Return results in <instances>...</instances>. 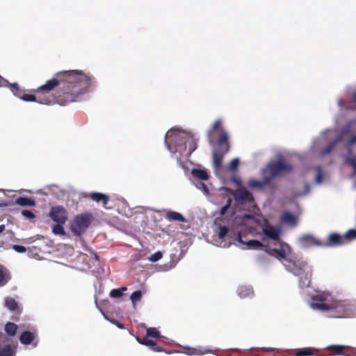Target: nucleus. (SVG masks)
Wrapping results in <instances>:
<instances>
[{"label":"nucleus","instance_id":"b1692460","mask_svg":"<svg viewBox=\"0 0 356 356\" xmlns=\"http://www.w3.org/2000/svg\"><path fill=\"white\" fill-rule=\"evenodd\" d=\"M94 220V216L91 213L85 212L77 215L73 222H92Z\"/></svg>","mask_w":356,"mask_h":356},{"label":"nucleus","instance_id":"3c124183","mask_svg":"<svg viewBox=\"0 0 356 356\" xmlns=\"http://www.w3.org/2000/svg\"><path fill=\"white\" fill-rule=\"evenodd\" d=\"M13 249L19 253H24L26 251V248L21 245H14Z\"/></svg>","mask_w":356,"mask_h":356},{"label":"nucleus","instance_id":"9b49d317","mask_svg":"<svg viewBox=\"0 0 356 356\" xmlns=\"http://www.w3.org/2000/svg\"><path fill=\"white\" fill-rule=\"evenodd\" d=\"M49 216L54 222H65L68 218L67 209L61 205L51 207Z\"/></svg>","mask_w":356,"mask_h":356},{"label":"nucleus","instance_id":"13d9d810","mask_svg":"<svg viewBox=\"0 0 356 356\" xmlns=\"http://www.w3.org/2000/svg\"><path fill=\"white\" fill-rule=\"evenodd\" d=\"M202 188H204V190H206L207 191H209L207 186L204 184H202Z\"/></svg>","mask_w":356,"mask_h":356},{"label":"nucleus","instance_id":"f03ea898","mask_svg":"<svg viewBox=\"0 0 356 356\" xmlns=\"http://www.w3.org/2000/svg\"><path fill=\"white\" fill-rule=\"evenodd\" d=\"M191 135L177 129H171L165 134V143L172 153L179 152L183 155L187 151V143Z\"/></svg>","mask_w":356,"mask_h":356},{"label":"nucleus","instance_id":"5701e85b","mask_svg":"<svg viewBox=\"0 0 356 356\" xmlns=\"http://www.w3.org/2000/svg\"><path fill=\"white\" fill-rule=\"evenodd\" d=\"M3 345L0 346V356H15V349L11 346L10 343H6L3 340Z\"/></svg>","mask_w":356,"mask_h":356},{"label":"nucleus","instance_id":"473e14b6","mask_svg":"<svg viewBox=\"0 0 356 356\" xmlns=\"http://www.w3.org/2000/svg\"><path fill=\"white\" fill-rule=\"evenodd\" d=\"M127 290V288L126 286L112 289L110 292V296L113 298H121Z\"/></svg>","mask_w":356,"mask_h":356},{"label":"nucleus","instance_id":"a18cd8bd","mask_svg":"<svg viewBox=\"0 0 356 356\" xmlns=\"http://www.w3.org/2000/svg\"><path fill=\"white\" fill-rule=\"evenodd\" d=\"M239 164V159L236 158L232 159L229 164V170L231 171H235Z\"/></svg>","mask_w":356,"mask_h":356},{"label":"nucleus","instance_id":"7ed1b4c3","mask_svg":"<svg viewBox=\"0 0 356 356\" xmlns=\"http://www.w3.org/2000/svg\"><path fill=\"white\" fill-rule=\"evenodd\" d=\"M286 269L300 277L301 287L309 286L311 282L312 268L305 261H296L286 259L284 263Z\"/></svg>","mask_w":356,"mask_h":356},{"label":"nucleus","instance_id":"37998d69","mask_svg":"<svg viewBox=\"0 0 356 356\" xmlns=\"http://www.w3.org/2000/svg\"><path fill=\"white\" fill-rule=\"evenodd\" d=\"M162 256H163V254L161 251H157L156 252L151 254L148 259L149 261H152V262H156L157 261H159V259H161L162 258Z\"/></svg>","mask_w":356,"mask_h":356},{"label":"nucleus","instance_id":"39448f33","mask_svg":"<svg viewBox=\"0 0 356 356\" xmlns=\"http://www.w3.org/2000/svg\"><path fill=\"white\" fill-rule=\"evenodd\" d=\"M210 229L205 235L206 239L215 245L225 247V242L229 236V228L221 224H211Z\"/></svg>","mask_w":356,"mask_h":356},{"label":"nucleus","instance_id":"423d86ee","mask_svg":"<svg viewBox=\"0 0 356 356\" xmlns=\"http://www.w3.org/2000/svg\"><path fill=\"white\" fill-rule=\"evenodd\" d=\"M218 149L212 154L213 165L215 169L222 167L224 156L229 151L230 145L227 132H222L217 140Z\"/></svg>","mask_w":356,"mask_h":356},{"label":"nucleus","instance_id":"e2e57ef3","mask_svg":"<svg viewBox=\"0 0 356 356\" xmlns=\"http://www.w3.org/2000/svg\"><path fill=\"white\" fill-rule=\"evenodd\" d=\"M264 222L267 223V222H268V220H265L264 221Z\"/></svg>","mask_w":356,"mask_h":356},{"label":"nucleus","instance_id":"49530a36","mask_svg":"<svg viewBox=\"0 0 356 356\" xmlns=\"http://www.w3.org/2000/svg\"><path fill=\"white\" fill-rule=\"evenodd\" d=\"M335 145H336V142L330 143L329 145H327L325 147V148H324L322 150V154L325 155V154H330L332 152V150L334 149V147H335Z\"/></svg>","mask_w":356,"mask_h":356},{"label":"nucleus","instance_id":"58836bf2","mask_svg":"<svg viewBox=\"0 0 356 356\" xmlns=\"http://www.w3.org/2000/svg\"><path fill=\"white\" fill-rule=\"evenodd\" d=\"M147 337L155 339H160L161 335L156 327H148L146 330Z\"/></svg>","mask_w":356,"mask_h":356},{"label":"nucleus","instance_id":"a878e982","mask_svg":"<svg viewBox=\"0 0 356 356\" xmlns=\"http://www.w3.org/2000/svg\"><path fill=\"white\" fill-rule=\"evenodd\" d=\"M15 202L22 207H33L35 205V200L27 197H19L16 199Z\"/></svg>","mask_w":356,"mask_h":356},{"label":"nucleus","instance_id":"9d476101","mask_svg":"<svg viewBox=\"0 0 356 356\" xmlns=\"http://www.w3.org/2000/svg\"><path fill=\"white\" fill-rule=\"evenodd\" d=\"M314 301L311 304V307L314 309L321 311H328L331 305L332 299L328 293H318L312 297Z\"/></svg>","mask_w":356,"mask_h":356},{"label":"nucleus","instance_id":"6e6d98bb","mask_svg":"<svg viewBox=\"0 0 356 356\" xmlns=\"http://www.w3.org/2000/svg\"><path fill=\"white\" fill-rule=\"evenodd\" d=\"M4 230H5V225H0V234L3 233Z\"/></svg>","mask_w":356,"mask_h":356},{"label":"nucleus","instance_id":"052dcab7","mask_svg":"<svg viewBox=\"0 0 356 356\" xmlns=\"http://www.w3.org/2000/svg\"><path fill=\"white\" fill-rule=\"evenodd\" d=\"M306 188H307V193L309 191V186L308 184H307L306 186Z\"/></svg>","mask_w":356,"mask_h":356},{"label":"nucleus","instance_id":"2eb2a0df","mask_svg":"<svg viewBox=\"0 0 356 356\" xmlns=\"http://www.w3.org/2000/svg\"><path fill=\"white\" fill-rule=\"evenodd\" d=\"M300 245L304 248L310 246L322 247V241L310 234H303L299 238Z\"/></svg>","mask_w":356,"mask_h":356},{"label":"nucleus","instance_id":"ea45409f","mask_svg":"<svg viewBox=\"0 0 356 356\" xmlns=\"http://www.w3.org/2000/svg\"><path fill=\"white\" fill-rule=\"evenodd\" d=\"M142 298V292L140 290L135 291L130 296V299L132 303L134 305L138 301H140Z\"/></svg>","mask_w":356,"mask_h":356},{"label":"nucleus","instance_id":"0eeeda50","mask_svg":"<svg viewBox=\"0 0 356 356\" xmlns=\"http://www.w3.org/2000/svg\"><path fill=\"white\" fill-rule=\"evenodd\" d=\"M291 170V165L284 159L269 163L264 170V172L268 174V175L266 176V182H271L274 179L289 173Z\"/></svg>","mask_w":356,"mask_h":356},{"label":"nucleus","instance_id":"6e6552de","mask_svg":"<svg viewBox=\"0 0 356 356\" xmlns=\"http://www.w3.org/2000/svg\"><path fill=\"white\" fill-rule=\"evenodd\" d=\"M147 221L158 222L163 220V218L169 221L184 222V217L179 213L168 209L161 211L148 210L145 212Z\"/></svg>","mask_w":356,"mask_h":356},{"label":"nucleus","instance_id":"cd10ccee","mask_svg":"<svg viewBox=\"0 0 356 356\" xmlns=\"http://www.w3.org/2000/svg\"><path fill=\"white\" fill-rule=\"evenodd\" d=\"M5 305L12 312H16L19 309L18 302L12 297H6L5 298Z\"/></svg>","mask_w":356,"mask_h":356},{"label":"nucleus","instance_id":"de8ad7c7","mask_svg":"<svg viewBox=\"0 0 356 356\" xmlns=\"http://www.w3.org/2000/svg\"><path fill=\"white\" fill-rule=\"evenodd\" d=\"M312 355V350L309 348L300 350L296 353V356H309Z\"/></svg>","mask_w":356,"mask_h":356},{"label":"nucleus","instance_id":"e433bc0d","mask_svg":"<svg viewBox=\"0 0 356 356\" xmlns=\"http://www.w3.org/2000/svg\"><path fill=\"white\" fill-rule=\"evenodd\" d=\"M270 182H266V176L262 181L256 179L250 180L248 186L252 188H261L265 185L270 184Z\"/></svg>","mask_w":356,"mask_h":356},{"label":"nucleus","instance_id":"72a5a7b5","mask_svg":"<svg viewBox=\"0 0 356 356\" xmlns=\"http://www.w3.org/2000/svg\"><path fill=\"white\" fill-rule=\"evenodd\" d=\"M8 86H10L11 91L13 92V94L16 97H17L20 99L22 97V95H24V91H23L22 90H21L19 88V85L17 83H9Z\"/></svg>","mask_w":356,"mask_h":356},{"label":"nucleus","instance_id":"864d4df0","mask_svg":"<svg viewBox=\"0 0 356 356\" xmlns=\"http://www.w3.org/2000/svg\"><path fill=\"white\" fill-rule=\"evenodd\" d=\"M356 143V135L353 136L347 143L348 146H350L353 144Z\"/></svg>","mask_w":356,"mask_h":356},{"label":"nucleus","instance_id":"c9c22d12","mask_svg":"<svg viewBox=\"0 0 356 356\" xmlns=\"http://www.w3.org/2000/svg\"><path fill=\"white\" fill-rule=\"evenodd\" d=\"M10 280L8 270L0 268V286H3L7 284Z\"/></svg>","mask_w":356,"mask_h":356},{"label":"nucleus","instance_id":"a211bd4d","mask_svg":"<svg viewBox=\"0 0 356 356\" xmlns=\"http://www.w3.org/2000/svg\"><path fill=\"white\" fill-rule=\"evenodd\" d=\"M345 163L353 168L351 177H356V154H353L350 147L348 148V155L345 156Z\"/></svg>","mask_w":356,"mask_h":356},{"label":"nucleus","instance_id":"5fc2aeb1","mask_svg":"<svg viewBox=\"0 0 356 356\" xmlns=\"http://www.w3.org/2000/svg\"><path fill=\"white\" fill-rule=\"evenodd\" d=\"M352 101L355 104L354 108H356V92L352 95Z\"/></svg>","mask_w":356,"mask_h":356},{"label":"nucleus","instance_id":"4468645a","mask_svg":"<svg viewBox=\"0 0 356 356\" xmlns=\"http://www.w3.org/2000/svg\"><path fill=\"white\" fill-rule=\"evenodd\" d=\"M84 197L90 199L97 203L102 202L104 208L108 209V207H107V204L109 202V197L106 194L99 192H93L86 193L84 195Z\"/></svg>","mask_w":356,"mask_h":356},{"label":"nucleus","instance_id":"aec40b11","mask_svg":"<svg viewBox=\"0 0 356 356\" xmlns=\"http://www.w3.org/2000/svg\"><path fill=\"white\" fill-rule=\"evenodd\" d=\"M90 224H70V232L75 236H80L86 232Z\"/></svg>","mask_w":356,"mask_h":356},{"label":"nucleus","instance_id":"680f3d73","mask_svg":"<svg viewBox=\"0 0 356 356\" xmlns=\"http://www.w3.org/2000/svg\"><path fill=\"white\" fill-rule=\"evenodd\" d=\"M7 204L6 203H3V204H0V206H6Z\"/></svg>","mask_w":356,"mask_h":356},{"label":"nucleus","instance_id":"4d7b16f0","mask_svg":"<svg viewBox=\"0 0 356 356\" xmlns=\"http://www.w3.org/2000/svg\"><path fill=\"white\" fill-rule=\"evenodd\" d=\"M119 226L116 227L117 229L122 230V227L124 225V224H118Z\"/></svg>","mask_w":356,"mask_h":356},{"label":"nucleus","instance_id":"20e7f679","mask_svg":"<svg viewBox=\"0 0 356 356\" xmlns=\"http://www.w3.org/2000/svg\"><path fill=\"white\" fill-rule=\"evenodd\" d=\"M328 311L332 318L356 317V300H333Z\"/></svg>","mask_w":356,"mask_h":356},{"label":"nucleus","instance_id":"8fccbe9b","mask_svg":"<svg viewBox=\"0 0 356 356\" xmlns=\"http://www.w3.org/2000/svg\"><path fill=\"white\" fill-rule=\"evenodd\" d=\"M22 215L23 216H24L26 218L29 219V220L34 218L35 216V214L32 211H29V210H23L22 211Z\"/></svg>","mask_w":356,"mask_h":356},{"label":"nucleus","instance_id":"4be33fe9","mask_svg":"<svg viewBox=\"0 0 356 356\" xmlns=\"http://www.w3.org/2000/svg\"><path fill=\"white\" fill-rule=\"evenodd\" d=\"M235 198L236 200L241 202H250L254 200L252 194L247 190H242L236 193Z\"/></svg>","mask_w":356,"mask_h":356},{"label":"nucleus","instance_id":"bf43d9fd","mask_svg":"<svg viewBox=\"0 0 356 356\" xmlns=\"http://www.w3.org/2000/svg\"><path fill=\"white\" fill-rule=\"evenodd\" d=\"M7 233L9 234L10 238L13 236V233L12 232L7 231Z\"/></svg>","mask_w":356,"mask_h":356},{"label":"nucleus","instance_id":"1a4fd4ad","mask_svg":"<svg viewBox=\"0 0 356 356\" xmlns=\"http://www.w3.org/2000/svg\"><path fill=\"white\" fill-rule=\"evenodd\" d=\"M261 229V240L278 242L282 241V228L280 224H258Z\"/></svg>","mask_w":356,"mask_h":356},{"label":"nucleus","instance_id":"393cba45","mask_svg":"<svg viewBox=\"0 0 356 356\" xmlns=\"http://www.w3.org/2000/svg\"><path fill=\"white\" fill-rule=\"evenodd\" d=\"M35 339V334L30 331L23 332L20 337L19 341L22 344L29 345Z\"/></svg>","mask_w":356,"mask_h":356},{"label":"nucleus","instance_id":"f704fd0d","mask_svg":"<svg viewBox=\"0 0 356 356\" xmlns=\"http://www.w3.org/2000/svg\"><path fill=\"white\" fill-rule=\"evenodd\" d=\"M188 354L191 355H202L207 353L209 351L202 347L195 348H187Z\"/></svg>","mask_w":356,"mask_h":356},{"label":"nucleus","instance_id":"4c0bfd02","mask_svg":"<svg viewBox=\"0 0 356 356\" xmlns=\"http://www.w3.org/2000/svg\"><path fill=\"white\" fill-rule=\"evenodd\" d=\"M52 232L56 235H60L62 236L67 235L65 231L63 224H54L52 227Z\"/></svg>","mask_w":356,"mask_h":356},{"label":"nucleus","instance_id":"09e8293b","mask_svg":"<svg viewBox=\"0 0 356 356\" xmlns=\"http://www.w3.org/2000/svg\"><path fill=\"white\" fill-rule=\"evenodd\" d=\"M104 317H105V318L106 320H108V321H110L113 324L115 325L118 328H120V329H124V325L122 323H121L120 322H119L118 320H116L115 318H109L104 314Z\"/></svg>","mask_w":356,"mask_h":356},{"label":"nucleus","instance_id":"7c9ffc66","mask_svg":"<svg viewBox=\"0 0 356 356\" xmlns=\"http://www.w3.org/2000/svg\"><path fill=\"white\" fill-rule=\"evenodd\" d=\"M345 244H347L356 238V229H350L343 234Z\"/></svg>","mask_w":356,"mask_h":356},{"label":"nucleus","instance_id":"79ce46f5","mask_svg":"<svg viewBox=\"0 0 356 356\" xmlns=\"http://www.w3.org/2000/svg\"><path fill=\"white\" fill-rule=\"evenodd\" d=\"M188 151L185 153L186 156H190L196 149V143L194 139L191 136V140L188 141Z\"/></svg>","mask_w":356,"mask_h":356},{"label":"nucleus","instance_id":"2f4dec72","mask_svg":"<svg viewBox=\"0 0 356 356\" xmlns=\"http://www.w3.org/2000/svg\"><path fill=\"white\" fill-rule=\"evenodd\" d=\"M17 325L14 323L8 322L5 325V331L8 335L13 337L15 335Z\"/></svg>","mask_w":356,"mask_h":356},{"label":"nucleus","instance_id":"bb28decb","mask_svg":"<svg viewBox=\"0 0 356 356\" xmlns=\"http://www.w3.org/2000/svg\"><path fill=\"white\" fill-rule=\"evenodd\" d=\"M192 175L200 180L207 181L209 179V175L205 170L202 169H193L191 171Z\"/></svg>","mask_w":356,"mask_h":356},{"label":"nucleus","instance_id":"c756f323","mask_svg":"<svg viewBox=\"0 0 356 356\" xmlns=\"http://www.w3.org/2000/svg\"><path fill=\"white\" fill-rule=\"evenodd\" d=\"M345 346H341V345H332L328 346L327 348L329 350L333 351L334 355H346V354L343 352L346 349Z\"/></svg>","mask_w":356,"mask_h":356},{"label":"nucleus","instance_id":"dca6fc26","mask_svg":"<svg viewBox=\"0 0 356 356\" xmlns=\"http://www.w3.org/2000/svg\"><path fill=\"white\" fill-rule=\"evenodd\" d=\"M219 132L218 136L222 132H226L222 127V121L218 119L216 120L211 128L207 132V138L210 145H213L214 142L213 135L215 133Z\"/></svg>","mask_w":356,"mask_h":356},{"label":"nucleus","instance_id":"603ef678","mask_svg":"<svg viewBox=\"0 0 356 356\" xmlns=\"http://www.w3.org/2000/svg\"><path fill=\"white\" fill-rule=\"evenodd\" d=\"M9 84L8 80L3 79L1 76H0V87H6Z\"/></svg>","mask_w":356,"mask_h":356},{"label":"nucleus","instance_id":"ddd939ff","mask_svg":"<svg viewBox=\"0 0 356 356\" xmlns=\"http://www.w3.org/2000/svg\"><path fill=\"white\" fill-rule=\"evenodd\" d=\"M345 245L343 235L332 232L330 233L325 241H322V247H337Z\"/></svg>","mask_w":356,"mask_h":356},{"label":"nucleus","instance_id":"412c9836","mask_svg":"<svg viewBox=\"0 0 356 356\" xmlns=\"http://www.w3.org/2000/svg\"><path fill=\"white\" fill-rule=\"evenodd\" d=\"M238 240L239 243L246 245L249 249L258 250L264 247V244L257 240H250L248 242H243L241 233L238 234Z\"/></svg>","mask_w":356,"mask_h":356},{"label":"nucleus","instance_id":"c03bdc74","mask_svg":"<svg viewBox=\"0 0 356 356\" xmlns=\"http://www.w3.org/2000/svg\"><path fill=\"white\" fill-rule=\"evenodd\" d=\"M323 172L320 166L316 168V181L321 184L323 181Z\"/></svg>","mask_w":356,"mask_h":356},{"label":"nucleus","instance_id":"a19ab883","mask_svg":"<svg viewBox=\"0 0 356 356\" xmlns=\"http://www.w3.org/2000/svg\"><path fill=\"white\" fill-rule=\"evenodd\" d=\"M238 293L241 298H245L247 296H252L253 294V291L250 289L242 287L238 289Z\"/></svg>","mask_w":356,"mask_h":356},{"label":"nucleus","instance_id":"6ab92c4d","mask_svg":"<svg viewBox=\"0 0 356 356\" xmlns=\"http://www.w3.org/2000/svg\"><path fill=\"white\" fill-rule=\"evenodd\" d=\"M232 200L228 198L226 204L222 207L220 211V220H228V217L234 215V212L231 208Z\"/></svg>","mask_w":356,"mask_h":356},{"label":"nucleus","instance_id":"f257e3e1","mask_svg":"<svg viewBox=\"0 0 356 356\" xmlns=\"http://www.w3.org/2000/svg\"><path fill=\"white\" fill-rule=\"evenodd\" d=\"M94 83V77L82 71H61L38 88L35 95L24 92L21 99L42 104H58L65 106L76 101L80 95L88 91Z\"/></svg>","mask_w":356,"mask_h":356},{"label":"nucleus","instance_id":"c85d7f7f","mask_svg":"<svg viewBox=\"0 0 356 356\" xmlns=\"http://www.w3.org/2000/svg\"><path fill=\"white\" fill-rule=\"evenodd\" d=\"M297 218L289 211H284L281 217L280 222H296Z\"/></svg>","mask_w":356,"mask_h":356},{"label":"nucleus","instance_id":"f3484780","mask_svg":"<svg viewBox=\"0 0 356 356\" xmlns=\"http://www.w3.org/2000/svg\"><path fill=\"white\" fill-rule=\"evenodd\" d=\"M137 341L144 346H148L154 352H162L163 348L159 346L153 340L149 339L148 337L143 338L136 337Z\"/></svg>","mask_w":356,"mask_h":356},{"label":"nucleus","instance_id":"f8f14e48","mask_svg":"<svg viewBox=\"0 0 356 356\" xmlns=\"http://www.w3.org/2000/svg\"><path fill=\"white\" fill-rule=\"evenodd\" d=\"M280 248H273L270 250V254L275 257L279 259H284L286 261L287 256L291 253V248L289 244L284 242L282 240L277 242Z\"/></svg>","mask_w":356,"mask_h":356}]
</instances>
